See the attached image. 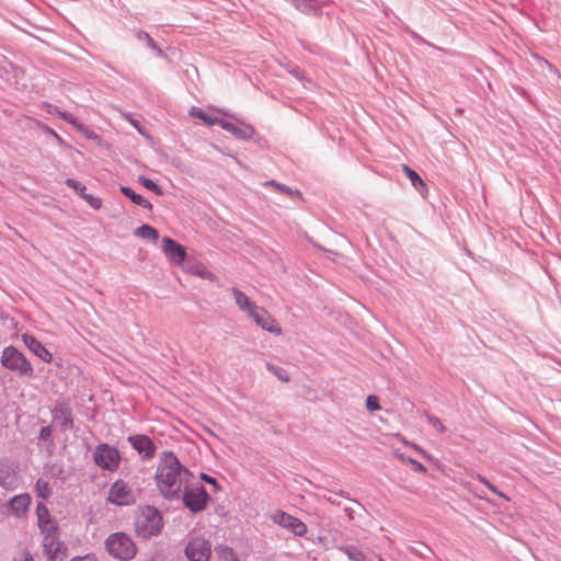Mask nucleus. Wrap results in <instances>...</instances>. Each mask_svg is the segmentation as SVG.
<instances>
[{"label": "nucleus", "mask_w": 561, "mask_h": 561, "mask_svg": "<svg viewBox=\"0 0 561 561\" xmlns=\"http://www.w3.org/2000/svg\"><path fill=\"white\" fill-rule=\"evenodd\" d=\"M51 110H49V113H57L60 117H62L65 121L72 124L76 128L79 130L85 131V128L82 124H80L71 114H68L66 112H60L56 106L48 105Z\"/></svg>", "instance_id": "obj_28"}, {"label": "nucleus", "mask_w": 561, "mask_h": 561, "mask_svg": "<svg viewBox=\"0 0 561 561\" xmlns=\"http://www.w3.org/2000/svg\"><path fill=\"white\" fill-rule=\"evenodd\" d=\"M340 550L352 561H376L373 558H368L360 549L353 545L343 546Z\"/></svg>", "instance_id": "obj_23"}, {"label": "nucleus", "mask_w": 561, "mask_h": 561, "mask_svg": "<svg viewBox=\"0 0 561 561\" xmlns=\"http://www.w3.org/2000/svg\"><path fill=\"white\" fill-rule=\"evenodd\" d=\"M107 501L118 506L131 505L136 502V495L128 483L117 480L110 488Z\"/></svg>", "instance_id": "obj_7"}, {"label": "nucleus", "mask_w": 561, "mask_h": 561, "mask_svg": "<svg viewBox=\"0 0 561 561\" xmlns=\"http://www.w3.org/2000/svg\"><path fill=\"white\" fill-rule=\"evenodd\" d=\"M263 330L273 334L279 335L282 333L280 327L275 322L274 318L263 308L254 309V313L250 317Z\"/></svg>", "instance_id": "obj_13"}, {"label": "nucleus", "mask_w": 561, "mask_h": 561, "mask_svg": "<svg viewBox=\"0 0 561 561\" xmlns=\"http://www.w3.org/2000/svg\"><path fill=\"white\" fill-rule=\"evenodd\" d=\"M139 181L146 188L154 191L157 194H161L159 186L152 180L140 176Z\"/></svg>", "instance_id": "obj_33"}, {"label": "nucleus", "mask_w": 561, "mask_h": 561, "mask_svg": "<svg viewBox=\"0 0 561 561\" xmlns=\"http://www.w3.org/2000/svg\"><path fill=\"white\" fill-rule=\"evenodd\" d=\"M1 364L7 369L14 371L19 376H33V367L31 363L25 358L23 353L18 351L13 346H7L2 351Z\"/></svg>", "instance_id": "obj_5"}, {"label": "nucleus", "mask_w": 561, "mask_h": 561, "mask_svg": "<svg viewBox=\"0 0 561 561\" xmlns=\"http://www.w3.org/2000/svg\"><path fill=\"white\" fill-rule=\"evenodd\" d=\"M43 549L48 561H64L67 548L58 539V530L48 533L43 538Z\"/></svg>", "instance_id": "obj_8"}, {"label": "nucleus", "mask_w": 561, "mask_h": 561, "mask_svg": "<svg viewBox=\"0 0 561 561\" xmlns=\"http://www.w3.org/2000/svg\"><path fill=\"white\" fill-rule=\"evenodd\" d=\"M221 128L231 133L234 137L239 139H250L254 135V129L251 125L244 124L236 119L232 122L230 119L225 118V122L221 123Z\"/></svg>", "instance_id": "obj_16"}, {"label": "nucleus", "mask_w": 561, "mask_h": 561, "mask_svg": "<svg viewBox=\"0 0 561 561\" xmlns=\"http://www.w3.org/2000/svg\"><path fill=\"white\" fill-rule=\"evenodd\" d=\"M199 480H203V481H205V482H207V483L211 484V485L214 486V489H215V490H217V489H218L217 481H216L214 478H211V477L207 476L206 473H201V474H199Z\"/></svg>", "instance_id": "obj_37"}, {"label": "nucleus", "mask_w": 561, "mask_h": 561, "mask_svg": "<svg viewBox=\"0 0 561 561\" xmlns=\"http://www.w3.org/2000/svg\"><path fill=\"white\" fill-rule=\"evenodd\" d=\"M22 340L25 346L36 356H38L43 362L50 363L53 359L51 354L46 350V347L33 335L23 334Z\"/></svg>", "instance_id": "obj_18"}, {"label": "nucleus", "mask_w": 561, "mask_h": 561, "mask_svg": "<svg viewBox=\"0 0 561 561\" xmlns=\"http://www.w3.org/2000/svg\"><path fill=\"white\" fill-rule=\"evenodd\" d=\"M366 407L369 411H377L380 409L378 398L375 396H368L366 400Z\"/></svg>", "instance_id": "obj_35"}, {"label": "nucleus", "mask_w": 561, "mask_h": 561, "mask_svg": "<svg viewBox=\"0 0 561 561\" xmlns=\"http://www.w3.org/2000/svg\"><path fill=\"white\" fill-rule=\"evenodd\" d=\"M271 519L280 527L289 530L295 536L302 537L307 534V526L297 517L283 511H276L271 515Z\"/></svg>", "instance_id": "obj_9"}, {"label": "nucleus", "mask_w": 561, "mask_h": 561, "mask_svg": "<svg viewBox=\"0 0 561 561\" xmlns=\"http://www.w3.org/2000/svg\"><path fill=\"white\" fill-rule=\"evenodd\" d=\"M215 553L220 561H240L236 551L228 546L220 545L215 547Z\"/></svg>", "instance_id": "obj_24"}, {"label": "nucleus", "mask_w": 561, "mask_h": 561, "mask_svg": "<svg viewBox=\"0 0 561 561\" xmlns=\"http://www.w3.org/2000/svg\"><path fill=\"white\" fill-rule=\"evenodd\" d=\"M0 485L5 490H14L19 485L16 468L10 460H0Z\"/></svg>", "instance_id": "obj_11"}, {"label": "nucleus", "mask_w": 561, "mask_h": 561, "mask_svg": "<svg viewBox=\"0 0 561 561\" xmlns=\"http://www.w3.org/2000/svg\"><path fill=\"white\" fill-rule=\"evenodd\" d=\"M232 295L236 305L239 307L241 311L245 312L249 317H251V314L254 313V309L259 308V306L252 302L245 294H243L236 287L232 288Z\"/></svg>", "instance_id": "obj_21"}, {"label": "nucleus", "mask_w": 561, "mask_h": 561, "mask_svg": "<svg viewBox=\"0 0 561 561\" xmlns=\"http://www.w3.org/2000/svg\"><path fill=\"white\" fill-rule=\"evenodd\" d=\"M428 423L438 432H444L445 426L440 422V420L434 415H427Z\"/></svg>", "instance_id": "obj_34"}, {"label": "nucleus", "mask_w": 561, "mask_h": 561, "mask_svg": "<svg viewBox=\"0 0 561 561\" xmlns=\"http://www.w3.org/2000/svg\"><path fill=\"white\" fill-rule=\"evenodd\" d=\"M376 561H383V559H381V558H378V559H377Z\"/></svg>", "instance_id": "obj_48"}, {"label": "nucleus", "mask_w": 561, "mask_h": 561, "mask_svg": "<svg viewBox=\"0 0 561 561\" xmlns=\"http://www.w3.org/2000/svg\"><path fill=\"white\" fill-rule=\"evenodd\" d=\"M51 436V428L50 426H44L41 430L39 437L42 439H48Z\"/></svg>", "instance_id": "obj_38"}, {"label": "nucleus", "mask_w": 561, "mask_h": 561, "mask_svg": "<svg viewBox=\"0 0 561 561\" xmlns=\"http://www.w3.org/2000/svg\"><path fill=\"white\" fill-rule=\"evenodd\" d=\"M416 469L420 470V471H424L425 470L424 466L421 465V463L416 465Z\"/></svg>", "instance_id": "obj_43"}, {"label": "nucleus", "mask_w": 561, "mask_h": 561, "mask_svg": "<svg viewBox=\"0 0 561 561\" xmlns=\"http://www.w3.org/2000/svg\"><path fill=\"white\" fill-rule=\"evenodd\" d=\"M135 236L142 238V239L151 240L153 242H156L159 238L158 230L147 224L138 227L135 230Z\"/></svg>", "instance_id": "obj_26"}, {"label": "nucleus", "mask_w": 561, "mask_h": 561, "mask_svg": "<svg viewBox=\"0 0 561 561\" xmlns=\"http://www.w3.org/2000/svg\"><path fill=\"white\" fill-rule=\"evenodd\" d=\"M87 136H88L89 138H96V135H95L94 133H92V131H91V133H89V134L87 133Z\"/></svg>", "instance_id": "obj_44"}, {"label": "nucleus", "mask_w": 561, "mask_h": 561, "mask_svg": "<svg viewBox=\"0 0 561 561\" xmlns=\"http://www.w3.org/2000/svg\"><path fill=\"white\" fill-rule=\"evenodd\" d=\"M138 37H142L147 41L148 45L156 47L152 37L149 36L147 33H139Z\"/></svg>", "instance_id": "obj_39"}, {"label": "nucleus", "mask_w": 561, "mask_h": 561, "mask_svg": "<svg viewBox=\"0 0 561 561\" xmlns=\"http://www.w3.org/2000/svg\"><path fill=\"white\" fill-rule=\"evenodd\" d=\"M31 504V497L27 494H21L13 496L8 505L12 513L16 516L23 515Z\"/></svg>", "instance_id": "obj_22"}, {"label": "nucleus", "mask_w": 561, "mask_h": 561, "mask_svg": "<svg viewBox=\"0 0 561 561\" xmlns=\"http://www.w3.org/2000/svg\"><path fill=\"white\" fill-rule=\"evenodd\" d=\"M192 473L178 461V480L185 483L183 491V503L193 513L206 508L210 497L199 481L191 480Z\"/></svg>", "instance_id": "obj_1"}, {"label": "nucleus", "mask_w": 561, "mask_h": 561, "mask_svg": "<svg viewBox=\"0 0 561 561\" xmlns=\"http://www.w3.org/2000/svg\"><path fill=\"white\" fill-rule=\"evenodd\" d=\"M94 462L102 469L115 471L121 461L119 451L108 444H101L93 453Z\"/></svg>", "instance_id": "obj_6"}, {"label": "nucleus", "mask_w": 561, "mask_h": 561, "mask_svg": "<svg viewBox=\"0 0 561 561\" xmlns=\"http://www.w3.org/2000/svg\"><path fill=\"white\" fill-rule=\"evenodd\" d=\"M265 185L273 186L278 192L284 193L286 195L300 197V194L298 192L293 191L288 186H285L283 184L276 183L275 181H268V182L265 183Z\"/></svg>", "instance_id": "obj_30"}, {"label": "nucleus", "mask_w": 561, "mask_h": 561, "mask_svg": "<svg viewBox=\"0 0 561 561\" xmlns=\"http://www.w3.org/2000/svg\"><path fill=\"white\" fill-rule=\"evenodd\" d=\"M404 171L414 187L417 188L419 185L424 186L423 180L417 175V173L415 171L409 169L408 167H404Z\"/></svg>", "instance_id": "obj_32"}, {"label": "nucleus", "mask_w": 561, "mask_h": 561, "mask_svg": "<svg viewBox=\"0 0 561 561\" xmlns=\"http://www.w3.org/2000/svg\"><path fill=\"white\" fill-rule=\"evenodd\" d=\"M157 485L160 493L169 500L175 499V455L172 451H163L156 471Z\"/></svg>", "instance_id": "obj_2"}, {"label": "nucleus", "mask_w": 561, "mask_h": 561, "mask_svg": "<svg viewBox=\"0 0 561 561\" xmlns=\"http://www.w3.org/2000/svg\"><path fill=\"white\" fill-rule=\"evenodd\" d=\"M4 513L0 510V520L3 518Z\"/></svg>", "instance_id": "obj_46"}, {"label": "nucleus", "mask_w": 561, "mask_h": 561, "mask_svg": "<svg viewBox=\"0 0 561 561\" xmlns=\"http://www.w3.org/2000/svg\"><path fill=\"white\" fill-rule=\"evenodd\" d=\"M266 368L270 373L275 375L279 380H282V381L289 380L287 373L283 368L272 365V364H266Z\"/></svg>", "instance_id": "obj_31"}, {"label": "nucleus", "mask_w": 561, "mask_h": 561, "mask_svg": "<svg viewBox=\"0 0 561 561\" xmlns=\"http://www.w3.org/2000/svg\"><path fill=\"white\" fill-rule=\"evenodd\" d=\"M128 442L145 459H149L154 455V444L146 435H134L128 437Z\"/></svg>", "instance_id": "obj_17"}, {"label": "nucleus", "mask_w": 561, "mask_h": 561, "mask_svg": "<svg viewBox=\"0 0 561 561\" xmlns=\"http://www.w3.org/2000/svg\"><path fill=\"white\" fill-rule=\"evenodd\" d=\"M121 192L128 198L131 199L133 203H135L138 206H141L147 209H151V204L144 198L141 195L135 193L130 187L127 186H121Z\"/></svg>", "instance_id": "obj_25"}, {"label": "nucleus", "mask_w": 561, "mask_h": 561, "mask_svg": "<svg viewBox=\"0 0 561 561\" xmlns=\"http://www.w3.org/2000/svg\"><path fill=\"white\" fill-rule=\"evenodd\" d=\"M23 561H34L33 557L28 552H24Z\"/></svg>", "instance_id": "obj_42"}, {"label": "nucleus", "mask_w": 561, "mask_h": 561, "mask_svg": "<svg viewBox=\"0 0 561 561\" xmlns=\"http://www.w3.org/2000/svg\"><path fill=\"white\" fill-rule=\"evenodd\" d=\"M162 250L170 257V260L175 259V241L173 239L169 237L163 238Z\"/></svg>", "instance_id": "obj_29"}, {"label": "nucleus", "mask_w": 561, "mask_h": 561, "mask_svg": "<svg viewBox=\"0 0 561 561\" xmlns=\"http://www.w3.org/2000/svg\"><path fill=\"white\" fill-rule=\"evenodd\" d=\"M178 265H182V268L192 274H196L202 278H210V272L199 262H185V250L182 245L178 244Z\"/></svg>", "instance_id": "obj_15"}, {"label": "nucleus", "mask_w": 561, "mask_h": 561, "mask_svg": "<svg viewBox=\"0 0 561 561\" xmlns=\"http://www.w3.org/2000/svg\"><path fill=\"white\" fill-rule=\"evenodd\" d=\"M478 479L479 481H481L491 492L497 494L499 496H502V497H505L503 493H501L500 491H497V489L492 485L485 478H483L482 476H478Z\"/></svg>", "instance_id": "obj_36"}, {"label": "nucleus", "mask_w": 561, "mask_h": 561, "mask_svg": "<svg viewBox=\"0 0 561 561\" xmlns=\"http://www.w3.org/2000/svg\"><path fill=\"white\" fill-rule=\"evenodd\" d=\"M71 561H96V559L92 556H85L80 558H73Z\"/></svg>", "instance_id": "obj_40"}, {"label": "nucleus", "mask_w": 561, "mask_h": 561, "mask_svg": "<svg viewBox=\"0 0 561 561\" xmlns=\"http://www.w3.org/2000/svg\"><path fill=\"white\" fill-rule=\"evenodd\" d=\"M37 496L47 500L51 495L49 482L44 479H38L35 484Z\"/></svg>", "instance_id": "obj_27"}, {"label": "nucleus", "mask_w": 561, "mask_h": 561, "mask_svg": "<svg viewBox=\"0 0 561 561\" xmlns=\"http://www.w3.org/2000/svg\"><path fill=\"white\" fill-rule=\"evenodd\" d=\"M67 186L73 188L93 209H100L102 201L91 194L85 193V186L73 179L66 180Z\"/></svg>", "instance_id": "obj_20"}, {"label": "nucleus", "mask_w": 561, "mask_h": 561, "mask_svg": "<svg viewBox=\"0 0 561 561\" xmlns=\"http://www.w3.org/2000/svg\"><path fill=\"white\" fill-rule=\"evenodd\" d=\"M211 553V546L208 540L195 537L186 546L185 554L190 561H208Z\"/></svg>", "instance_id": "obj_10"}, {"label": "nucleus", "mask_w": 561, "mask_h": 561, "mask_svg": "<svg viewBox=\"0 0 561 561\" xmlns=\"http://www.w3.org/2000/svg\"><path fill=\"white\" fill-rule=\"evenodd\" d=\"M190 115L192 117L201 119L204 124L208 126L219 125L221 127V123L225 122L224 113L221 110L211 108L209 112H206L199 107L193 106L190 110Z\"/></svg>", "instance_id": "obj_14"}, {"label": "nucleus", "mask_w": 561, "mask_h": 561, "mask_svg": "<svg viewBox=\"0 0 561 561\" xmlns=\"http://www.w3.org/2000/svg\"><path fill=\"white\" fill-rule=\"evenodd\" d=\"M163 519L160 512L153 506H145L136 517L135 530L138 536L149 538L161 533Z\"/></svg>", "instance_id": "obj_3"}, {"label": "nucleus", "mask_w": 561, "mask_h": 561, "mask_svg": "<svg viewBox=\"0 0 561 561\" xmlns=\"http://www.w3.org/2000/svg\"><path fill=\"white\" fill-rule=\"evenodd\" d=\"M53 134H54V136H55L57 139H59V140H60V138H59L58 134H56V133H54V131H53Z\"/></svg>", "instance_id": "obj_47"}, {"label": "nucleus", "mask_w": 561, "mask_h": 561, "mask_svg": "<svg viewBox=\"0 0 561 561\" xmlns=\"http://www.w3.org/2000/svg\"><path fill=\"white\" fill-rule=\"evenodd\" d=\"M133 124H134V126H135V127H136L140 133H141V129L139 128L138 124H137V123H134V122H133Z\"/></svg>", "instance_id": "obj_45"}, {"label": "nucleus", "mask_w": 561, "mask_h": 561, "mask_svg": "<svg viewBox=\"0 0 561 561\" xmlns=\"http://www.w3.org/2000/svg\"><path fill=\"white\" fill-rule=\"evenodd\" d=\"M290 73L295 76L298 80H302V73L298 69L290 70Z\"/></svg>", "instance_id": "obj_41"}, {"label": "nucleus", "mask_w": 561, "mask_h": 561, "mask_svg": "<svg viewBox=\"0 0 561 561\" xmlns=\"http://www.w3.org/2000/svg\"><path fill=\"white\" fill-rule=\"evenodd\" d=\"M106 550L116 559L127 561L136 554V545L129 536L124 533L112 534L105 541Z\"/></svg>", "instance_id": "obj_4"}, {"label": "nucleus", "mask_w": 561, "mask_h": 561, "mask_svg": "<svg viewBox=\"0 0 561 561\" xmlns=\"http://www.w3.org/2000/svg\"><path fill=\"white\" fill-rule=\"evenodd\" d=\"M36 514L38 517V526L41 528L42 534L45 536L48 533L58 530L56 524L50 519L49 512L47 507L39 503L36 507Z\"/></svg>", "instance_id": "obj_19"}, {"label": "nucleus", "mask_w": 561, "mask_h": 561, "mask_svg": "<svg viewBox=\"0 0 561 561\" xmlns=\"http://www.w3.org/2000/svg\"><path fill=\"white\" fill-rule=\"evenodd\" d=\"M53 422L60 428V431L66 432L73 426V419L71 409L64 403H59L54 407L51 410Z\"/></svg>", "instance_id": "obj_12"}]
</instances>
